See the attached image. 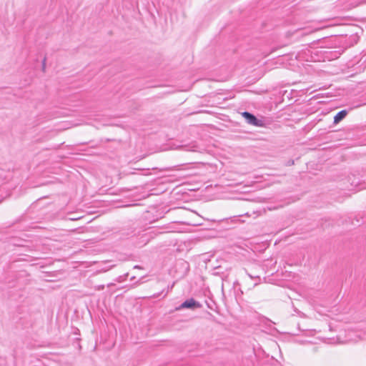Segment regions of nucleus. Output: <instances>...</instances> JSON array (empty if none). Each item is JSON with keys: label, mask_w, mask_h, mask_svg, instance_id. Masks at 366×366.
Listing matches in <instances>:
<instances>
[{"label": "nucleus", "mask_w": 366, "mask_h": 366, "mask_svg": "<svg viewBox=\"0 0 366 366\" xmlns=\"http://www.w3.org/2000/svg\"><path fill=\"white\" fill-rule=\"evenodd\" d=\"M202 304L194 298H189L183 302L179 306L176 307V310H181L183 309L195 310L202 307Z\"/></svg>", "instance_id": "nucleus-1"}, {"label": "nucleus", "mask_w": 366, "mask_h": 366, "mask_svg": "<svg viewBox=\"0 0 366 366\" xmlns=\"http://www.w3.org/2000/svg\"><path fill=\"white\" fill-rule=\"evenodd\" d=\"M242 116L244 118L246 122L256 127H262L263 125V122L261 119H257L253 114L249 112H244L242 113Z\"/></svg>", "instance_id": "nucleus-2"}, {"label": "nucleus", "mask_w": 366, "mask_h": 366, "mask_svg": "<svg viewBox=\"0 0 366 366\" xmlns=\"http://www.w3.org/2000/svg\"><path fill=\"white\" fill-rule=\"evenodd\" d=\"M347 114V111L345 109L341 110L338 112L336 115L334 117V121L333 123L335 124H338L340 122H341L343 119L345 118V117Z\"/></svg>", "instance_id": "nucleus-3"}, {"label": "nucleus", "mask_w": 366, "mask_h": 366, "mask_svg": "<svg viewBox=\"0 0 366 366\" xmlns=\"http://www.w3.org/2000/svg\"><path fill=\"white\" fill-rule=\"evenodd\" d=\"M247 275L251 278V279H259L260 278V276L259 274H250V273H248L247 271H246Z\"/></svg>", "instance_id": "nucleus-4"}, {"label": "nucleus", "mask_w": 366, "mask_h": 366, "mask_svg": "<svg viewBox=\"0 0 366 366\" xmlns=\"http://www.w3.org/2000/svg\"><path fill=\"white\" fill-rule=\"evenodd\" d=\"M46 57L44 58V59L42 60V70L43 71H45V66H46Z\"/></svg>", "instance_id": "nucleus-5"}, {"label": "nucleus", "mask_w": 366, "mask_h": 366, "mask_svg": "<svg viewBox=\"0 0 366 366\" xmlns=\"http://www.w3.org/2000/svg\"><path fill=\"white\" fill-rule=\"evenodd\" d=\"M296 31L301 32V36H304V35L307 34V33H305L302 29H297Z\"/></svg>", "instance_id": "nucleus-6"}, {"label": "nucleus", "mask_w": 366, "mask_h": 366, "mask_svg": "<svg viewBox=\"0 0 366 366\" xmlns=\"http://www.w3.org/2000/svg\"><path fill=\"white\" fill-rule=\"evenodd\" d=\"M104 288V285L98 286V290H103Z\"/></svg>", "instance_id": "nucleus-7"}, {"label": "nucleus", "mask_w": 366, "mask_h": 366, "mask_svg": "<svg viewBox=\"0 0 366 366\" xmlns=\"http://www.w3.org/2000/svg\"><path fill=\"white\" fill-rule=\"evenodd\" d=\"M134 268L139 269V268H141V267L138 266V265H136V266H134Z\"/></svg>", "instance_id": "nucleus-8"}]
</instances>
